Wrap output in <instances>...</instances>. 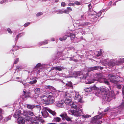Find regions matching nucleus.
<instances>
[{
  "label": "nucleus",
  "mask_w": 124,
  "mask_h": 124,
  "mask_svg": "<svg viewBox=\"0 0 124 124\" xmlns=\"http://www.w3.org/2000/svg\"><path fill=\"white\" fill-rule=\"evenodd\" d=\"M32 117L31 116H26L25 118L26 121L27 122H29V121H31L32 120Z\"/></svg>",
  "instance_id": "473e14b6"
},
{
  "label": "nucleus",
  "mask_w": 124,
  "mask_h": 124,
  "mask_svg": "<svg viewBox=\"0 0 124 124\" xmlns=\"http://www.w3.org/2000/svg\"><path fill=\"white\" fill-rule=\"evenodd\" d=\"M64 96L66 98L65 99H69L70 98L72 97L71 94L67 92H65L64 93Z\"/></svg>",
  "instance_id": "a211bd4d"
},
{
  "label": "nucleus",
  "mask_w": 124,
  "mask_h": 124,
  "mask_svg": "<svg viewBox=\"0 0 124 124\" xmlns=\"http://www.w3.org/2000/svg\"><path fill=\"white\" fill-rule=\"evenodd\" d=\"M53 121L56 122H60L61 121V119L59 117H56L53 118Z\"/></svg>",
  "instance_id": "6ab92c4d"
},
{
  "label": "nucleus",
  "mask_w": 124,
  "mask_h": 124,
  "mask_svg": "<svg viewBox=\"0 0 124 124\" xmlns=\"http://www.w3.org/2000/svg\"><path fill=\"white\" fill-rule=\"evenodd\" d=\"M64 101V104L70 106H71L73 102L71 99H65Z\"/></svg>",
  "instance_id": "f8f14e48"
},
{
  "label": "nucleus",
  "mask_w": 124,
  "mask_h": 124,
  "mask_svg": "<svg viewBox=\"0 0 124 124\" xmlns=\"http://www.w3.org/2000/svg\"><path fill=\"white\" fill-rule=\"evenodd\" d=\"M97 17L96 16H94L93 18L92 19V21L93 22H96L97 20L96 18Z\"/></svg>",
  "instance_id": "de8ad7c7"
},
{
  "label": "nucleus",
  "mask_w": 124,
  "mask_h": 124,
  "mask_svg": "<svg viewBox=\"0 0 124 124\" xmlns=\"http://www.w3.org/2000/svg\"><path fill=\"white\" fill-rule=\"evenodd\" d=\"M17 123L19 124H24L25 121L24 119L22 117L18 118L17 119Z\"/></svg>",
  "instance_id": "ddd939ff"
},
{
  "label": "nucleus",
  "mask_w": 124,
  "mask_h": 124,
  "mask_svg": "<svg viewBox=\"0 0 124 124\" xmlns=\"http://www.w3.org/2000/svg\"><path fill=\"white\" fill-rule=\"evenodd\" d=\"M57 12H58L59 14H62L63 13V11L60 10H58Z\"/></svg>",
  "instance_id": "5fc2aeb1"
},
{
  "label": "nucleus",
  "mask_w": 124,
  "mask_h": 124,
  "mask_svg": "<svg viewBox=\"0 0 124 124\" xmlns=\"http://www.w3.org/2000/svg\"><path fill=\"white\" fill-rule=\"evenodd\" d=\"M23 115L26 116H27L28 115V111H23Z\"/></svg>",
  "instance_id": "e433bc0d"
},
{
  "label": "nucleus",
  "mask_w": 124,
  "mask_h": 124,
  "mask_svg": "<svg viewBox=\"0 0 124 124\" xmlns=\"http://www.w3.org/2000/svg\"><path fill=\"white\" fill-rule=\"evenodd\" d=\"M90 117L91 116L90 115H89L87 114L86 115H82L81 118L83 119V122H82V123L84 122V121L85 120V118H87V117Z\"/></svg>",
  "instance_id": "5701e85b"
},
{
  "label": "nucleus",
  "mask_w": 124,
  "mask_h": 124,
  "mask_svg": "<svg viewBox=\"0 0 124 124\" xmlns=\"http://www.w3.org/2000/svg\"><path fill=\"white\" fill-rule=\"evenodd\" d=\"M54 68L55 69V70L59 71H61L63 69H64L61 66L56 67H54Z\"/></svg>",
  "instance_id": "c756f323"
},
{
  "label": "nucleus",
  "mask_w": 124,
  "mask_h": 124,
  "mask_svg": "<svg viewBox=\"0 0 124 124\" xmlns=\"http://www.w3.org/2000/svg\"><path fill=\"white\" fill-rule=\"evenodd\" d=\"M116 76V74H110L108 75V77L109 78H112L115 77Z\"/></svg>",
  "instance_id": "79ce46f5"
},
{
  "label": "nucleus",
  "mask_w": 124,
  "mask_h": 124,
  "mask_svg": "<svg viewBox=\"0 0 124 124\" xmlns=\"http://www.w3.org/2000/svg\"><path fill=\"white\" fill-rule=\"evenodd\" d=\"M97 88L95 86H93L91 87H89L85 88L84 89L85 91L87 92H89L92 91V89L95 90Z\"/></svg>",
  "instance_id": "2eb2a0df"
},
{
  "label": "nucleus",
  "mask_w": 124,
  "mask_h": 124,
  "mask_svg": "<svg viewBox=\"0 0 124 124\" xmlns=\"http://www.w3.org/2000/svg\"><path fill=\"white\" fill-rule=\"evenodd\" d=\"M118 65L116 62H114L113 60H111L109 61L108 63V66L110 67H112L114 66L115 65Z\"/></svg>",
  "instance_id": "9b49d317"
},
{
  "label": "nucleus",
  "mask_w": 124,
  "mask_h": 124,
  "mask_svg": "<svg viewBox=\"0 0 124 124\" xmlns=\"http://www.w3.org/2000/svg\"><path fill=\"white\" fill-rule=\"evenodd\" d=\"M71 106L72 108H73L74 109L79 108L77 104L75 103H74L73 102H72V104Z\"/></svg>",
  "instance_id": "412c9836"
},
{
  "label": "nucleus",
  "mask_w": 124,
  "mask_h": 124,
  "mask_svg": "<svg viewBox=\"0 0 124 124\" xmlns=\"http://www.w3.org/2000/svg\"><path fill=\"white\" fill-rule=\"evenodd\" d=\"M102 13V12L101 11H100L99 12H98L97 14V15L98 16H100L101 15V14Z\"/></svg>",
  "instance_id": "0e129e2a"
},
{
  "label": "nucleus",
  "mask_w": 124,
  "mask_h": 124,
  "mask_svg": "<svg viewBox=\"0 0 124 124\" xmlns=\"http://www.w3.org/2000/svg\"><path fill=\"white\" fill-rule=\"evenodd\" d=\"M19 61V59L18 58H17L16 59L15 61L14 62V64H16Z\"/></svg>",
  "instance_id": "09e8293b"
},
{
  "label": "nucleus",
  "mask_w": 124,
  "mask_h": 124,
  "mask_svg": "<svg viewBox=\"0 0 124 124\" xmlns=\"http://www.w3.org/2000/svg\"><path fill=\"white\" fill-rule=\"evenodd\" d=\"M60 116L62 118H65L67 116V114L65 112H63Z\"/></svg>",
  "instance_id": "c85d7f7f"
},
{
  "label": "nucleus",
  "mask_w": 124,
  "mask_h": 124,
  "mask_svg": "<svg viewBox=\"0 0 124 124\" xmlns=\"http://www.w3.org/2000/svg\"><path fill=\"white\" fill-rule=\"evenodd\" d=\"M47 97V96H46L45 95H43L40 97V99L41 100L43 101V103L44 102L46 101Z\"/></svg>",
  "instance_id": "aec40b11"
},
{
  "label": "nucleus",
  "mask_w": 124,
  "mask_h": 124,
  "mask_svg": "<svg viewBox=\"0 0 124 124\" xmlns=\"http://www.w3.org/2000/svg\"><path fill=\"white\" fill-rule=\"evenodd\" d=\"M72 97L74 98L75 100L77 101L78 102L83 103L84 102V101L82 100V97L79 95L78 92H77L75 94V96H73Z\"/></svg>",
  "instance_id": "423d86ee"
},
{
  "label": "nucleus",
  "mask_w": 124,
  "mask_h": 124,
  "mask_svg": "<svg viewBox=\"0 0 124 124\" xmlns=\"http://www.w3.org/2000/svg\"><path fill=\"white\" fill-rule=\"evenodd\" d=\"M69 36L68 35H66L64 36L62 38H60L59 39L61 41H65V40L68 37H69Z\"/></svg>",
  "instance_id": "4be33fe9"
},
{
  "label": "nucleus",
  "mask_w": 124,
  "mask_h": 124,
  "mask_svg": "<svg viewBox=\"0 0 124 124\" xmlns=\"http://www.w3.org/2000/svg\"><path fill=\"white\" fill-rule=\"evenodd\" d=\"M21 115L20 110H18L16 111L13 115V116L15 118H17L20 116Z\"/></svg>",
  "instance_id": "4468645a"
},
{
  "label": "nucleus",
  "mask_w": 124,
  "mask_h": 124,
  "mask_svg": "<svg viewBox=\"0 0 124 124\" xmlns=\"http://www.w3.org/2000/svg\"><path fill=\"white\" fill-rule=\"evenodd\" d=\"M76 92H75V91H70V93H71V94H71V95L72 96V97L73 96H75V93H76Z\"/></svg>",
  "instance_id": "37998d69"
},
{
  "label": "nucleus",
  "mask_w": 124,
  "mask_h": 124,
  "mask_svg": "<svg viewBox=\"0 0 124 124\" xmlns=\"http://www.w3.org/2000/svg\"><path fill=\"white\" fill-rule=\"evenodd\" d=\"M30 24V23L29 22L26 23L24 24V26L25 27H27Z\"/></svg>",
  "instance_id": "13d9d810"
},
{
  "label": "nucleus",
  "mask_w": 124,
  "mask_h": 124,
  "mask_svg": "<svg viewBox=\"0 0 124 124\" xmlns=\"http://www.w3.org/2000/svg\"><path fill=\"white\" fill-rule=\"evenodd\" d=\"M6 1V0H2L0 2V3L1 4H3Z\"/></svg>",
  "instance_id": "338daca9"
},
{
  "label": "nucleus",
  "mask_w": 124,
  "mask_h": 124,
  "mask_svg": "<svg viewBox=\"0 0 124 124\" xmlns=\"http://www.w3.org/2000/svg\"><path fill=\"white\" fill-rule=\"evenodd\" d=\"M41 66V64L40 63H38L35 67V69H37L39 68Z\"/></svg>",
  "instance_id": "ea45409f"
},
{
  "label": "nucleus",
  "mask_w": 124,
  "mask_h": 124,
  "mask_svg": "<svg viewBox=\"0 0 124 124\" xmlns=\"http://www.w3.org/2000/svg\"><path fill=\"white\" fill-rule=\"evenodd\" d=\"M110 82L114 84H117L118 82V81L116 80V78H111L110 79Z\"/></svg>",
  "instance_id": "a878e982"
},
{
  "label": "nucleus",
  "mask_w": 124,
  "mask_h": 124,
  "mask_svg": "<svg viewBox=\"0 0 124 124\" xmlns=\"http://www.w3.org/2000/svg\"><path fill=\"white\" fill-rule=\"evenodd\" d=\"M98 53L97 55V57H98L99 56H100L102 54V52L101 51V49L100 50V51L98 52Z\"/></svg>",
  "instance_id": "58836bf2"
},
{
  "label": "nucleus",
  "mask_w": 124,
  "mask_h": 124,
  "mask_svg": "<svg viewBox=\"0 0 124 124\" xmlns=\"http://www.w3.org/2000/svg\"><path fill=\"white\" fill-rule=\"evenodd\" d=\"M86 78H85L84 79L85 80V83L86 84H90L94 82L93 81L95 80L94 79H93V80H91L90 79H86Z\"/></svg>",
  "instance_id": "f3484780"
},
{
  "label": "nucleus",
  "mask_w": 124,
  "mask_h": 124,
  "mask_svg": "<svg viewBox=\"0 0 124 124\" xmlns=\"http://www.w3.org/2000/svg\"><path fill=\"white\" fill-rule=\"evenodd\" d=\"M23 34V33H21L19 34L18 35H17V36L19 38L20 37H21L22 36Z\"/></svg>",
  "instance_id": "680f3d73"
},
{
  "label": "nucleus",
  "mask_w": 124,
  "mask_h": 124,
  "mask_svg": "<svg viewBox=\"0 0 124 124\" xmlns=\"http://www.w3.org/2000/svg\"><path fill=\"white\" fill-rule=\"evenodd\" d=\"M47 111L54 116L56 115V113L54 111H52L48 108L44 107L42 109L41 113L42 115L45 117H46L48 115V114Z\"/></svg>",
  "instance_id": "7ed1b4c3"
},
{
  "label": "nucleus",
  "mask_w": 124,
  "mask_h": 124,
  "mask_svg": "<svg viewBox=\"0 0 124 124\" xmlns=\"http://www.w3.org/2000/svg\"><path fill=\"white\" fill-rule=\"evenodd\" d=\"M55 104L56 106L59 108H63L64 106V101L62 100L58 101L55 102Z\"/></svg>",
  "instance_id": "6e6552de"
},
{
  "label": "nucleus",
  "mask_w": 124,
  "mask_h": 124,
  "mask_svg": "<svg viewBox=\"0 0 124 124\" xmlns=\"http://www.w3.org/2000/svg\"><path fill=\"white\" fill-rule=\"evenodd\" d=\"M48 40H45L44 41H42L39 42V45L40 46H41L45 44H47L48 43Z\"/></svg>",
  "instance_id": "393cba45"
},
{
  "label": "nucleus",
  "mask_w": 124,
  "mask_h": 124,
  "mask_svg": "<svg viewBox=\"0 0 124 124\" xmlns=\"http://www.w3.org/2000/svg\"><path fill=\"white\" fill-rule=\"evenodd\" d=\"M22 69V67L21 66H18L16 67V70L20 71Z\"/></svg>",
  "instance_id": "c9c22d12"
},
{
  "label": "nucleus",
  "mask_w": 124,
  "mask_h": 124,
  "mask_svg": "<svg viewBox=\"0 0 124 124\" xmlns=\"http://www.w3.org/2000/svg\"><path fill=\"white\" fill-rule=\"evenodd\" d=\"M80 72L78 71L74 72L73 74V77L75 78H76L78 76H80Z\"/></svg>",
  "instance_id": "b1692460"
},
{
  "label": "nucleus",
  "mask_w": 124,
  "mask_h": 124,
  "mask_svg": "<svg viewBox=\"0 0 124 124\" xmlns=\"http://www.w3.org/2000/svg\"><path fill=\"white\" fill-rule=\"evenodd\" d=\"M68 112L69 114L76 116H81L82 114V110L79 108L73 110H70Z\"/></svg>",
  "instance_id": "f03ea898"
},
{
  "label": "nucleus",
  "mask_w": 124,
  "mask_h": 124,
  "mask_svg": "<svg viewBox=\"0 0 124 124\" xmlns=\"http://www.w3.org/2000/svg\"><path fill=\"white\" fill-rule=\"evenodd\" d=\"M96 75H97V77H98V78H101L103 77V74L102 73H97Z\"/></svg>",
  "instance_id": "f704fd0d"
},
{
  "label": "nucleus",
  "mask_w": 124,
  "mask_h": 124,
  "mask_svg": "<svg viewBox=\"0 0 124 124\" xmlns=\"http://www.w3.org/2000/svg\"><path fill=\"white\" fill-rule=\"evenodd\" d=\"M66 4L64 2H62L61 3V6L63 7H65V6Z\"/></svg>",
  "instance_id": "e2e57ef3"
},
{
  "label": "nucleus",
  "mask_w": 124,
  "mask_h": 124,
  "mask_svg": "<svg viewBox=\"0 0 124 124\" xmlns=\"http://www.w3.org/2000/svg\"><path fill=\"white\" fill-rule=\"evenodd\" d=\"M37 82V80L35 79L32 80V81H31L29 83L31 84H34L36 83Z\"/></svg>",
  "instance_id": "c03bdc74"
},
{
  "label": "nucleus",
  "mask_w": 124,
  "mask_h": 124,
  "mask_svg": "<svg viewBox=\"0 0 124 124\" xmlns=\"http://www.w3.org/2000/svg\"><path fill=\"white\" fill-rule=\"evenodd\" d=\"M65 119L67 121H71V118L67 116L65 118Z\"/></svg>",
  "instance_id": "4c0bfd02"
},
{
  "label": "nucleus",
  "mask_w": 124,
  "mask_h": 124,
  "mask_svg": "<svg viewBox=\"0 0 124 124\" xmlns=\"http://www.w3.org/2000/svg\"><path fill=\"white\" fill-rule=\"evenodd\" d=\"M28 115L31 116H33L34 115L33 112L31 111H28Z\"/></svg>",
  "instance_id": "a18cd8bd"
},
{
  "label": "nucleus",
  "mask_w": 124,
  "mask_h": 124,
  "mask_svg": "<svg viewBox=\"0 0 124 124\" xmlns=\"http://www.w3.org/2000/svg\"><path fill=\"white\" fill-rule=\"evenodd\" d=\"M59 81L62 82L63 83H64V84H66V87H70L71 88L73 89V86L71 82H67V81L66 82H64L62 80H59Z\"/></svg>",
  "instance_id": "9d476101"
},
{
  "label": "nucleus",
  "mask_w": 124,
  "mask_h": 124,
  "mask_svg": "<svg viewBox=\"0 0 124 124\" xmlns=\"http://www.w3.org/2000/svg\"><path fill=\"white\" fill-rule=\"evenodd\" d=\"M7 30L8 33L10 34H11L12 33V32L11 31V30L10 28H8Z\"/></svg>",
  "instance_id": "4d7b16f0"
},
{
  "label": "nucleus",
  "mask_w": 124,
  "mask_h": 124,
  "mask_svg": "<svg viewBox=\"0 0 124 124\" xmlns=\"http://www.w3.org/2000/svg\"><path fill=\"white\" fill-rule=\"evenodd\" d=\"M25 96H26V98H28V97H31V95L30 94H26L25 95Z\"/></svg>",
  "instance_id": "bf43d9fd"
},
{
  "label": "nucleus",
  "mask_w": 124,
  "mask_h": 124,
  "mask_svg": "<svg viewBox=\"0 0 124 124\" xmlns=\"http://www.w3.org/2000/svg\"><path fill=\"white\" fill-rule=\"evenodd\" d=\"M100 79L102 80L103 81V82L105 84L108 85L109 84V83L107 81V80L106 79V78H100Z\"/></svg>",
  "instance_id": "bb28decb"
},
{
  "label": "nucleus",
  "mask_w": 124,
  "mask_h": 124,
  "mask_svg": "<svg viewBox=\"0 0 124 124\" xmlns=\"http://www.w3.org/2000/svg\"><path fill=\"white\" fill-rule=\"evenodd\" d=\"M74 4H76L77 5H79L80 4V3L78 1H76L75 2Z\"/></svg>",
  "instance_id": "69168bd1"
},
{
  "label": "nucleus",
  "mask_w": 124,
  "mask_h": 124,
  "mask_svg": "<svg viewBox=\"0 0 124 124\" xmlns=\"http://www.w3.org/2000/svg\"><path fill=\"white\" fill-rule=\"evenodd\" d=\"M103 67L98 66H94L89 68V70L90 71H92L95 70H98L99 69L102 70L103 69Z\"/></svg>",
  "instance_id": "1a4fd4ad"
},
{
  "label": "nucleus",
  "mask_w": 124,
  "mask_h": 124,
  "mask_svg": "<svg viewBox=\"0 0 124 124\" xmlns=\"http://www.w3.org/2000/svg\"><path fill=\"white\" fill-rule=\"evenodd\" d=\"M102 114V115L101 116L99 115H97L95 116L93 118L91 121V123L93 124H101L102 122L101 121H100L99 119L103 117V114Z\"/></svg>",
  "instance_id": "20e7f679"
},
{
  "label": "nucleus",
  "mask_w": 124,
  "mask_h": 124,
  "mask_svg": "<svg viewBox=\"0 0 124 124\" xmlns=\"http://www.w3.org/2000/svg\"><path fill=\"white\" fill-rule=\"evenodd\" d=\"M54 101L51 97L47 96L46 100L43 102V104L46 105L51 104L53 103Z\"/></svg>",
  "instance_id": "0eeeda50"
},
{
  "label": "nucleus",
  "mask_w": 124,
  "mask_h": 124,
  "mask_svg": "<svg viewBox=\"0 0 124 124\" xmlns=\"http://www.w3.org/2000/svg\"><path fill=\"white\" fill-rule=\"evenodd\" d=\"M95 14H96V12L93 10L90 13V14L91 15H93Z\"/></svg>",
  "instance_id": "6e6d98bb"
},
{
  "label": "nucleus",
  "mask_w": 124,
  "mask_h": 124,
  "mask_svg": "<svg viewBox=\"0 0 124 124\" xmlns=\"http://www.w3.org/2000/svg\"><path fill=\"white\" fill-rule=\"evenodd\" d=\"M27 108L29 109L32 110L33 108L36 107L37 108H39L40 107V106H35L33 105L27 104Z\"/></svg>",
  "instance_id": "dca6fc26"
},
{
  "label": "nucleus",
  "mask_w": 124,
  "mask_h": 124,
  "mask_svg": "<svg viewBox=\"0 0 124 124\" xmlns=\"http://www.w3.org/2000/svg\"><path fill=\"white\" fill-rule=\"evenodd\" d=\"M45 88L49 90H52L54 89V87L50 85H48L45 86Z\"/></svg>",
  "instance_id": "2f4dec72"
},
{
  "label": "nucleus",
  "mask_w": 124,
  "mask_h": 124,
  "mask_svg": "<svg viewBox=\"0 0 124 124\" xmlns=\"http://www.w3.org/2000/svg\"><path fill=\"white\" fill-rule=\"evenodd\" d=\"M46 95L49 97H56L59 95L58 92L55 90H53L51 92H48L46 93Z\"/></svg>",
  "instance_id": "39448f33"
},
{
  "label": "nucleus",
  "mask_w": 124,
  "mask_h": 124,
  "mask_svg": "<svg viewBox=\"0 0 124 124\" xmlns=\"http://www.w3.org/2000/svg\"><path fill=\"white\" fill-rule=\"evenodd\" d=\"M76 35L74 34L70 33V34L69 37L72 40H73L76 37Z\"/></svg>",
  "instance_id": "cd10ccee"
},
{
  "label": "nucleus",
  "mask_w": 124,
  "mask_h": 124,
  "mask_svg": "<svg viewBox=\"0 0 124 124\" xmlns=\"http://www.w3.org/2000/svg\"><path fill=\"white\" fill-rule=\"evenodd\" d=\"M11 118V116H9L7 117H6L5 118V121H7L8 120L10 119Z\"/></svg>",
  "instance_id": "49530a36"
},
{
  "label": "nucleus",
  "mask_w": 124,
  "mask_h": 124,
  "mask_svg": "<svg viewBox=\"0 0 124 124\" xmlns=\"http://www.w3.org/2000/svg\"><path fill=\"white\" fill-rule=\"evenodd\" d=\"M31 124H38V123L37 121H36L35 122L33 121L31 122Z\"/></svg>",
  "instance_id": "603ef678"
},
{
  "label": "nucleus",
  "mask_w": 124,
  "mask_h": 124,
  "mask_svg": "<svg viewBox=\"0 0 124 124\" xmlns=\"http://www.w3.org/2000/svg\"><path fill=\"white\" fill-rule=\"evenodd\" d=\"M67 9H68V11H72V9L70 7H67Z\"/></svg>",
  "instance_id": "052dcab7"
},
{
  "label": "nucleus",
  "mask_w": 124,
  "mask_h": 124,
  "mask_svg": "<svg viewBox=\"0 0 124 124\" xmlns=\"http://www.w3.org/2000/svg\"><path fill=\"white\" fill-rule=\"evenodd\" d=\"M68 11L67 10H65L63 11V13H68Z\"/></svg>",
  "instance_id": "774afa93"
},
{
  "label": "nucleus",
  "mask_w": 124,
  "mask_h": 124,
  "mask_svg": "<svg viewBox=\"0 0 124 124\" xmlns=\"http://www.w3.org/2000/svg\"><path fill=\"white\" fill-rule=\"evenodd\" d=\"M109 88L105 87L101 89V91L104 93L103 99L105 102L110 101L112 99V97L114 95L113 91L112 90L111 87L109 86Z\"/></svg>",
  "instance_id": "f257e3e1"
},
{
  "label": "nucleus",
  "mask_w": 124,
  "mask_h": 124,
  "mask_svg": "<svg viewBox=\"0 0 124 124\" xmlns=\"http://www.w3.org/2000/svg\"><path fill=\"white\" fill-rule=\"evenodd\" d=\"M116 87L118 89H120L122 87L121 85L120 84H116Z\"/></svg>",
  "instance_id": "3c124183"
},
{
  "label": "nucleus",
  "mask_w": 124,
  "mask_h": 124,
  "mask_svg": "<svg viewBox=\"0 0 124 124\" xmlns=\"http://www.w3.org/2000/svg\"><path fill=\"white\" fill-rule=\"evenodd\" d=\"M124 62V58H123L122 59H120L119 61H116V62L118 64H120L123 62Z\"/></svg>",
  "instance_id": "7c9ffc66"
},
{
  "label": "nucleus",
  "mask_w": 124,
  "mask_h": 124,
  "mask_svg": "<svg viewBox=\"0 0 124 124\" xmlns=\"http://www.w3.org/2000/svg\"><path fill=\"white\" fill-rule=\"evenodd\" d=\"M40 89L39 88H36L35 90V94L38 95L40 92Z\"/></svg>",
  "instance_id": "72a5a7b5"
},
{
  "label": "nucleus",
  "mask_w": 124,
  "mask_h": 124,
  "mask_svg": "<svg viewBox=\"0 0 124 124\" xmlns=\"http://www.w3.org/2000/svg\"><path fill=\"white\" fill-rule=\"evenodd\" d=\"M43 13L41 12H39L36 14V16H39L40 15H42Z\"/></svg>",
  "instance_id": "8fccbe9b"
},
{
  "label": "nucleus",
  "mask_w": 124,
  "mask_h": 124,
  "mask_svg": "<svg viewBox=\"0 0 124 124\" xmlns=\"http://www.w3.org/2000/svg\"><path fill=\"white\" fill-rule=\"evenodd\" d=\"M2 113V109L0 108V120H1L2 118V116L1 115Z\"/></svg>",
  "instance_id": "864d4df0"
},
{
  "label": "nucleus",
  "mask_w": 124,
  "mask_h": 124,
  "mask_svg": "<svg viewBox=\"0 0 124 124\" xmlns=\"http://www.w3.org/2000/svg\"><path fill=\"white\" fill-rule=\"evenodd\" d=\"M90 24V23L89 22H85L84 23H83L82 24V26H84L87 25L89 24Z\"/></svg>",
  "instance_id": "a19ab883"
}]
</instances>
